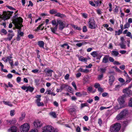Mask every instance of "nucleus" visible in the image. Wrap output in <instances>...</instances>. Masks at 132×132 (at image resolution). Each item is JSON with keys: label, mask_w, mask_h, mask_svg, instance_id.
<instances>
[{"label": "nucleus", "mask_w": 132, "mask_h": 132, "mask_svg": "<svg viewBox=\"0 0 132 132\" xmlns=\"http://www.w3.org/2000/svg\"><path fill=\"white\" fill-rule=\"evenodd\" d=\"M52 23L53 26H58V24H57L56 21L55 20L52 21Z\"/></svg>", "instance_id": "a18cd8bd"}, {"label": "nucleus", "mask_w": 132, "mask_h": 132, "mask_svg": "<svg viewBox=\"0 0 132 132\" xmlns=\"http://www.w3.org/2000/svg\"><path fill=\"white\" fill-rule=\"evenodd\" d=\"M17 131V128L15 126L11 127L8 130L9 132H16Z\"/></svg>", "instance_id": "f3484780"}, {"label": "nucleus", "mask_w": 132, "mask_h": 132, "mask_svg": "<svg viewBox=\"0 0 132 132\" xmlns=\"http://www.w3.org/2000/svg\"><path fill=\"white\" fill-rule=\"evenodd\" d=\"M128 105L130 107H132V98H130L128 102Z\"/></svg>", "instance_id": "de8ad7c7"}, {"label": "nucleus", "mask_w": 132, "mask_h": 132, "mask_svg": "<svg viewBox=\"0 0 132 132\" xmlns=\"http://www.w3.org/2000/svg\"><path fill=\"white\" fill-rule=\"evenodd\" d=\"M125 97L123 96L120 97L119 98L118 101L119 104L121 106H123L125 102Z\"/></svg>", "instance_id": "9b49d317"}, {"label": "nucleus", "mask_w": 132, "mask_h": 132, "mask_svg": "<svg viewBox=\"0 0 132 132\" xmlns=\"http://www.w3.org/2000/svg\"><path fill=\"white\" fill-rule=\"evenodd\" d=\"M118 80L121 83H123L125 80L122 78H120L118 79Z\"/></svg>", "instance_id": "e2e57ef3"}, {"label": "nucleus", "mask_w": 132, "mask_h": 132, "mask_svg": "<svg viewBox=\"0 0 132 132\" xmlns=\"http://www.w3.org/2000/svg\"><path fill=\"white\" fill-rule=\"evenodd\" d=\"M129 123L128 121H125L123 122V127H125L127 126Z\"/></svg>", "instance_id": "09e8293b"}, {"label": "nucleus", "mask_w": 132, "mask_h": 132, "mask_svg": "<svg viewBox=\"0 0 132 132\" xmlns=\"http://www.w3.org/2000/svg\"><path fill=\"white\" fill-rule=\"evenodd\" d=\"M4 104L6 105H7L10 107L12 106V104L9 101H3Z\"/></svg>", "instance_id": "c756f323"}, {"label": "nucleus", "mask_w": 132, "mask_h": 132, "mask_svg": "<svg viewBox=\"0 0 132 132\" xmlns=\"http://www.w3.org/2000/svg\"><path fill=\"white\" fill-rule=\"evenodd\" d=\"M0 34L2 35H6L7 34V32L5 29L3 28L1 29L0 31Z\"/></svg>", "instance_id": "412c9836"}, {"label": "nucleus", "mask_w": 132, "mask_h": 132, "mask_svg": "<svg viewBox=\"0 0 132 132\" xmlns=\"http://www.w3.org/2000/svg\"><path fill=\"white\" fill-rule=\"evenodd\" d=\"M98 123L100 126H101L102 123V121L101 118L98 119Z\"/></svg>", "instance_id": "0e129e2a"}, {"label": "nucleus", "mask_w": 132, "mask_h": 132, "mask_svg": "<svg viewBox=\"0 0 132 132\" xmlns=\"http://www.w3.org/2000/svg\"><path fill=\"white\" fill-rule=\"evenodd\" d=\"M93 101V100L92 99H89L87 101V102L89 104H91Z\"/></svg>", "instance_id": "69168bd1"}, {"label": "nucleus", "mask_w": 132, "mask_h": 132, "mask_svg": "<svg viewBox=\"0 0 132 132\" xmlns=\"http://www.w3.org/2000/svg\"><path fill=\"white\" fill-rule=\"evenodd\" d=\"M24 33L23 32H21L20 31H19L18 32V35H19V36H23Z\"/></svg>", "instance_id": "bf43d9fd"}, {"label": "nucleus", "mask_w": 132, "mask_h": 132, "mask_svg": "<svg viewBox=\"0 0 132 132\" xmlns=\"http://www.w3.org/2000/svg\"><path fill=\"white\" fill-rule=\"evenodd\" d=\"M58 24L59 25V29L60 30H62L65 26L66 23L64 21H63L61 20H57Z\"/></svg>", "instance_id": "1a4fd4ad"}, {"label": "nucleus", "mask_w": 132, "mask_h": 132, "mask_svg": "<svg viewBox=\"0 0 132 132\" xmlns=\"http://www.w3.org/2000/svg\"><path fill=\"white\" fill-rule=\"evenodd\" d=\"M7 37L5 38V40L6 41H10L11 40L13 37L14 36V33L12 30H9L8 31Z\"/></svg>", "instance_id": "6e6552de"}, {"label": "nucleus", "mask_w": 132, "mask_h": 132, "mask_svg": "<svg viewBox=\"0 0 132 132\" xmlns=\"http://www.w3.org/2000/svg\"><path fill=\"white\" fill-rule=\"evenodd\" d=\"M8 123H10V124H14L16 123V121L15 119H12L11 120L8 121H7Z\"/></svg>", "instance_id": "c85d7f7f"}, {"label": "nucleus", "mask_w": 132, "mask_h": 132, "mask_svg": "<svg viewBox=\"0 0 132 132\" xmlns=\"http://www.w3.org/2000/svg\"><path fill=\"white\" fill-rule=\"evenodd\" d=\"M119 7L117 6H116L115 9L113 11L114 12L118 13L119 11Z\"/></svg>", "instance_id": "c03bdc74"}, {"label": "nucleus", "mask_w": 132, "mask_h": 132, "mask_svg": "<svg viewBox=\"0 0 132 132\" xmlns=\"http://www.w3.org/2000/svg\"><path fill=\"white\" fill-rule=\"evenodd\" d=\"M71 26L74 29L76 30H81V28L80 27H76V25L74 24L71 25Z\"/></svg>", "instance_id": "c9c22d12"}, {"label": "nucleus", "mask_w": 132, "mask_h": 132, "mask_svg": "<svg viewBox=\"0 0 132 132\" xmlns=\"http://www.w3.org/2000/svg\"><path fill=\"white\" fill-rule=\"evenodd\" d=\"M123 92L125 94V95L130 96L132 95V91L129 89V88H126L124 89L123 90Z\"/></svg>", "instance_id": "9d476101"}, {"label": "nucleus", "mask_w": 132, "mask_h": 132, "mask_svg": "<svg viewBox=\"0 0 132 132\" xmlns=\"http://www.w3.org/2000/svg\"><path fill=\"white\" fill-rule=\"evenodd\" d=\"M6 7L8 9H9L10 10H15V8L12 7L11 6L7 5L6 6Z\"/></svg>", "instance_id": "864d4df0"}, {"label": "nucleus", "mask_w": 132, "mask_h": 132, "mask_svg": "<svg viewBox=\"0 0 132 132\" xmlns=\"http://www.w3.org/2000/svg\"><path fill=\"white\" fill-rule=\"evenodd\" d=\"M128 113V110L127 109H125L122 111L118 115L116 118V119L117 120H121L122 118L125 117L127 116Z\"/></svg>", "instance_id": "7ed1b4c3"}, {"label": "nucleus", "mask_w": 132, "mask_h": 132, "mask_svg": "<svg viewBox=\"0 0 132 132\" xmlns=\"http://www.w3.org/2000/svg\"><path fill=\"white\" fill-rule=\"evenodd\" d=\"M126 36L130 37L132 39V35H131V34L130 32H128L127 33Z\"/></svg>", "instance_id": "8fccbe9b"}, {"label": "nucleus", "mask_w": 132, "mask_h": 132, "mask_svg": "<svg viewBox=\"0 0 132 132\" xmlns=\"http://www.w3.org/2000/svg\"><path fill=\"white\" fill-rule=\"evenodd\" d=\"M121 85H118L115 86V88H114V90H118L122 86Z\"/></svg>", "instance_id": "f704fd0d"}, {"label": "nucleus", "mask_w": 132, "mask_h": 132, "mask_svg": "<svg viewBox=\"0 0 132 132\" xmlns=\"http://www.w3.org/2000/svg\"><path fill=\"white\" fill-rule=\"evenodd\" d=\"M44 24V23H43L42 24H41L40 25H39V26L37 27L39 29V30H42L44 29V27H42V26Z\"/></svg>", "instance_id": "72a5a7b5"}, {"label": "nucleus", "mask_w": 132, "mask_h": 132, "mask_svg": "<svg viewBox=\"0 0 132 132\" xmlns=\"http://www.w3.org/2000/svg\"><path fill=\"white\" fill-rule=\"evenodd\" d=\"M44 71L47 76L51 77L53 71L52 70L46 68L44 70Z\"/></svg>", "instance_id": "f8f14e48"}, {"label": "nucleus", "mask_w": 132, "mask_h": 132, "mask_svg": "<svg viewBox=\"0 0 132 132\" xmlns=\"http://www.w3.org/2000/svg\"><path fill=\"white\" fill-rule=\"evenodd\" d=\"M49 115L55 118L57 117V115L56 113L54 112L51 111L49 113Z\"/></svg>", "instance_id": "b1692460"}, {"label": "nucleus", "mask_w": 132, "mask_h": 132, "mask_svg": "<svg viewBox=\"0 0 132 132\" xmlns=\"http://www.w3.org/2000/svg\"><path fill=\"white\" fill-rule=\"evenodd\" d=\"M82 16L85 18L86 19L88 18V14L85 13H81Z\"/></svg>", "instance_id": "79ce46f5"}, {"label": "nucleus", "mask_w": 132, "mask_h": 132, "mask_svg": "<svg viewBox=\"0 0 132 132\" xmlns=\"http://www.w3.org/2000/svg\"><path fill=\"white\" fill-rule=\"evenodd\" d=\"M115 80V77L113 76H111L109 77V82L111 86H112Z\"/></svg>", "instance_id": "4468645a"}, {"label": "nucleus", "mask_w": 132, "mask_h": 132, "mask_svg": "<svg viewBox=\"0 0 132 132\" xmlns=\"http://www.w3.org/2000/svg\"><path fill=\"white\" fill-rule=\"evenodd\" d=\"M30 128L29 124L25 123L21 126L20 130L21 132H28Z\"/></svg>", "instance_id": "39448f33"}, {"label": "nucleus", "mask_w": 132, "mask_h": 132, "mask_svg": "<svg viewBox=\"0 0 132 132\" xmlns=\"http://www.w3.org/2000/svg\"><path fill=\"white\" fill-rule=\"evenodd\" d=\"M88 23L89 27L91 29H95L97 26L93 17H91L89 19Z\"/></svg>", "instance_id": "20e7f679"}, {"label": "nucleus", "mask_w": 132, "mask_h": 132, "mask_svg": "<svg viewBox=\"0 0 132 132\" xmlns=\"http://www.w3.org/2000/svg\"><path fill=\"white\" fill-rule=\"evenodd\" d=\"M23 19L20 17L18 18V14H15L13 18V23L18 28H21L23 25Z\"/></svg>", "instance_id": "f257e3e1"}, {"label": "nucleus", "mask_w": 132, "mask_h": 132, "mask_svg": "<svg viewBox=\"0 0 132 132\" xmlns=\"http://www.w3.org/2000/svg\"><path fill=\"white\" fill-rule=\"evenodd\" d=\"M122 31L120 29H119L118 31H115V35H119L122 33Z\"/></svg>", "instance_id": "2f4dec72"}, {"label": "nucleus", "mask_w": 132, "mask_h": 132, "mask_svg": "<svg viewBox=\"0 0 132 132\" xmlns=\"http://www.w3.org/2000/svg\"><path fill=\"white\" fill-rule=\"evenodd\" d=\"M50 12L51 14H55L57 12V11L56 10L54 9H52L50 10Z\"/></svg>", "instance_id": "a19ab883"}, {"label": "nucleus", "mask_w": 132, "mask_h": 132, "mask_svg": "<svg viewBox=\"0 0 132 132\" xmlns=\"http://www.w3.org/2000/svg\"><path fill=\"white\" fill-rule=\"evenodd\" d=\"M119 45L121 48H126V45L123 44V42H121V43Z\"/></svg>", "instance_id": "e433bc0d"}, {"label": "nucleus", "mask_w": 132, "mask_h": 132, "mask_svg": "<svg viewBox=\"0 0 132 132\" xmlns=\"http://www.w3.org/2000/svg\"><path fill=\"white\" fill-rule=\"evenodd\" d=\"M34 125L36 128L40 127L42 126L40 121L39 120H37L35 121L34 123Z\"/></svg>", "instance_id": "ddd939ff"}, {"label": "nucleus", "mask_w": 132, "mask_h": 132, "mask_svg": "<svg viewBox=\"0 0 132 132\" xmlns=\"http://www.w3.org/2000/svg\"><path fill=\"white\" fill-rule=\"evenodd\" d=\"M75 95L79 97H81L82 96V94L80 92H76L75 93Z\"/></svg>", "instance_id": "6e6d98bb"}, {"label": "nucleus", "mask_w": 132, "mask_h": 132, "mask_svg": "<svg viewBox=\"0 0 132 132\" xmlns=\"http://www.w3.org/2000/svg\"><path fill=\"white\" fill-rule=\"evenodd\" d=\"M13 75L9 73L7 75V77L9 79H11L13 77Z\"/></svg>", "instance_id": "338daca9"}, {"label": "nucleus", "mask_w": 132, "mask_h": 132, "mask_svg": "<svg viewBox=\"0 0 132 132\" xmlns=\"http://www.w3.org/2000/svg\"><path fill=\"white\" fill-rule=\"evenodd\" d=\"M42 132H54L53 127L50 125H46L43 128Z\"/></svg>", "instance_id": "0eeeda50"}, {"label": "nucleus", "mask_w": 132, "mask_h": 132, "mask_svg": "<svg viewBox=\"0 0 132 132\" xmlns=\"http://www.w3.org/2000/svg\"><path fill=\"white\" fill-rule=\"evenodd\" d=\"M72 85L74 87L75 90H76L77 89V87L75 82H72Z\"/></svg>", "instance_id": "4d7b16f0"}, {"label": "nucleus", "mask_w": 132, "mask_h": 132, "mask_svg": "<svg viewBox=\"0 0 132 132\" xmlns=\"http://www.w3.org/2000/svg\"><path fill=\"white\" fill-rule=\"evenodd\" d=\"M109 55H105L103 59L102 62L104 63H108L109 61Z\"/></svg>", "instance_id": "2eb2a0df"}, {"label": "nucleus", "mask_w": 132, "mask_h": 132, "mask_svg": "<svg viewBox=\"0 0 132 132\" xmlns=\"http://www.w3.org/2000/svg\"><path fill=\"white\" fill-rule=\"evenodd\" d=\"M34 90V88L33 87H31L29 86H27V90H26V92H27L28 91H29L31 92H32Z\"/></svg>", "instance_id": "393cba45"}, {"label": "nucleus", "mask_w": 132, "mask_h": 132, "mask_svg": "<svg viewBox=\"0 0 132 132\" xmlns=\"http://www.w3.org/2000/svg\"><path fill=\"white\" fill-rule=\"evenodd\" d=\"M110 107H111V106L108 107H105L102 106L100 107V110H102L104 109H109V108H110Z\"/></svg>", "instance_id": "49530a36"}, {"label": "nucleus", "mask_w": 132, "mask_h": 132, "mask_svg": "<svg viewBox=\"0 0 132 132\" xmlns=\"http://www.w3.org/2000/svg\"><path fill=\"white\" fill-rule=\"evenodd\" d=\"M39 70L38 69H35L32 70L31 72L35 73H39Z\"/></svg>", "instance_id": "3c124183"}, {"label": "nucleus", "mask_w": 132, "mask_h": 132, "mask_svg": "<svg viewBox=\"0 0 132 132\" xmlns=\"http://www.w3.org/2000/svg\"><path fill=\"white\" fill-rule=\"evenodd\" d=\"M26 114L24 113H22L21 114V117H20L19 118V120L21 121H22L24 118Z\"/></svg>", "instance_id": "473e14b6"}, {"label": "nucleus", "mask_w": 132, "mask_h": 132, "mask_svg": "<svg viewBox=\"0 0 132 132\" xmlns=\"http://www.w3.org/2000/svg\"><path fill=\"white\" fill-rule=\"evenodd\" d=\"M15 114V111L14 110H11L10 112V115L11 116H13Z\"/></svg>", "instance_id": "052dcab7"}, {"label": "nucleus", "mask_w": 132, "mask_h": 132, "mask_svg": "<svg viewBox=\"0 0 132 132\" xmlns=\"http://www.w3.org/2000/svg\"><path fill=\"white\" fill-rule=\"evenodd\" d=\"M95 5H96V6H100L101 5V4L102 3V2L101 1H100L99 0L95 2Z\"/></svg>", "instance_id": "4c0bfd02"}, {"label": "nucleus", "mask_w": 132, "mask_h": 132, "mask_svg": "<svg viewBox=\"0 0 132 132\" xmlns=\"http://www.w3.org/2000/svg\"><path fill=\"white\" fill-rule=\"evenodd\" d=\"M87 30V27L86 26H84L82 28V31L84 32H86Z\"/></svg>", "instance_id": "603ef678"}, {"label": "nucleus", "mask_w": 132, "mask_h": 132, "mask_svg": "<svg viewBox=\"0 0 132 132\" xmlns=\"http://www.w3.org/2000/svg\"><path fill=\"white\" fill-rule=\"evenodd\" d=\"M106 71V69L105 68H101L100 69V72L102 74L104 73Z\"/></svg>", "instance_id": "37998d69"}, {"label": "nucleus", "mask_w": 132, "mask_h": 132, "mask_svg": "<svg viewBox=\"0 0 132 132\" xmlns=\"http://www.w3.org/2000/svg\"><path fill=\"white\" fill-rule=\"evenodd\" d=\"M109 61L111 62H113L114 61V60L113 58L111 57L110 56H109Z\"/></svg>", "instance_id": "680f3d73"}, {"label": "nucleus", "mask_w": 132, "mask_h": 132, "mask_svg": "<svg viewBox=\"0 0 132 132\" xmlns=\"http://www.w3.org/2000/svg\"><path fill=\"white\" fill-rule=\"evenodd\" d=\"M79 60L82 62H86L87 61V58L84 57L82 56H80L79 58Z\"/></svg>", "instance_id": "4be33fe9"}, {"label": "nucleus", "mask_w": 132, "mask_h": 132, "mask_svg": "<svg viewBox=\"0 0 132 132\" xmlns=\"http://www.w3.org/2000/svg\"><path fill=\"white\" fill-rule=\"evenodd\" d=\"M55 15L56 16L59 17L61 18H64L65 16V15L64 14H61V13L59 12H57L56 13Z\"/></svg>", "instance_id": "a878e982"}, {"label": "nucleus", "mask_w": 132, "mask_h": 132, "mask_svg": "<svg viewBox=\"0 0 132 132\" xmlns=\"http://www.w3.org/2000/svg\"><path fill=\"white\" fill-rule=\"evenodd\" d=\"M38 45L40 47L44 48V43L42 41H39L38 42Z\"/></svg>", "instance_id": "5701e85b"}, {"label": "nucleus", "mask_w": 132, "mask_h": 132, "mask_svg": "<svg viewBox=\"0 0 132 132\" xmlns=\"http://www.w3.org/2000/svg\"><path fill=\"white\" fill-rule=\"evenodd\" d=\"M69 113L71 114H72L74 112L75 113H76V109L74 108H70L69 109Z\"/></svg>", "instance_id": "bb28decb"}, {"label": "nucleus", "mask_w": 132, "mask_h": 132, "mask_svg": "<svg viewBox=\"0 0 132 132\" xmlns=\"http://www.w3.org/2000/svg\"><path fill=\"white\" fill-rule=\"evenodd\" d=\"M29 132H38V130L36 129H32Z\"/></svg>", "instance_id": "774afa93"}, {"label": "nucleus", "mask_w": 132, "mask_h": 132, "mask_svg": "<svg viewBox=\"0 0 132 132\" xmlns=\"http://www.w3.org/2000/svg\"><path fill=\"white\" fill-rule=\"evenodd\" d=\"M111 54L115 57L118 56L119 55V53L118 51H113L111 52Z\"/></svg>", "instance_id": "aec40b11"}, {"label": "nucleus", "mask_w": 132, "mask_h": 132, "mask_svg": "<svg viewBox=\"0 0 132 132\" xmlns=\"http://www.w3.org/2000/svg\"><path fill=\"white\" fill-rule=\"evenodd\" d=\"M89 104L87 103H81L80 104V108L82 109L85 106H88Z\"/></svg>", "instance_id": "cd10ccee"}, {"label": "nucleus", "mask_w": 132, "mask_h": 132, "mask_svg": "<svg viewBox=\"0 0 132 132\" xmlns=\"http://www.w3.org/2000/svg\"><path fill=\"white\" fill-rule=\"evenodd\" d=\"M126 82L128 83L129 82L132 80V79L129 76L126 77Z\"/></svg>", "instance_id": "58836bf2"}, {"label": "nucleus", "mask_w": 132, "mask_h": 132, "mask_svg": "<svg viewBox=\"0 0 132 132\" xmlns=\"http://www.w3.org/2000/svg\"><path fill=\"white\" fill-rule=\"evenodd\" d=\"M100 84L98 83H96L94 85V87L96 88H98L100 86Z\"/></svg>", "instance_id": "13d9d810"}, {"label": "nucleus", "mask_w": 132, "mask_h": 132, "mask_svg": "<svg viewBox=\"0 0 132 132\" xmlns=\"http://www.w3.org/2000/svg\"><path fill=\"white\" fill-rule=\"evenodd\" d=\"M130 26V24L128 23H126L124 26V29H128Z\"/></svg>", "instance_id": "ea45409f"}, {"label": "nucleus", "mask_w": 132, "mask_h": 132, "mask_svg": "<svg viewBox=\"0 0 132 132\" xmlns=\"http://www.w3.org/2000/svg\"><path fill=\"white\" fill-rule=\"evenodd\" d=\"M10 15L7 12H6L3 16V18L4 20H6L8 19H9L10 17Z\"/></svg>", "instance_id": "dca6fc26"}, {"label": "nucleus", "mask_w": 132, "mask_h": 132, "mask_svg": "<svg viewBox=\"0 0 132 132\" xmlns=\"http://www.w3.org/2000/svg\"><path fill=\"white\" fill-rule=\"evenodd\" d=\"M121 125L119 123H116L111 125L110 128L111 132H118L120 130Z\"/></svg>", "instance_id": "f03ea898"}, {"label": "nucleus", "mask_w": 132, "mask_h": 132, "mask_svg": "<svg viewBox=\"0 0 132 132\" xmlns=\"http://www.w3.org/2000/svg\"><path fill=\"white\" fill-rule=\"evenodd\" d=\"M67 46V48L68 49H69V48L70 46L67 43L61 45V46L62 47H64V46Z\"/></svg>", "instance_id": "5fc2aeb1"}, {"label": "nucleus", "mask_w": 132, "mask_h": 132, "mask_svg": "<svg viewBox=\"0 0 132 132\" xmlns=\"http://www.w3.org/2000/svg\"><path fill=\"white\" fill-rule=\"evenodd\" d=\"M91 55L94 57H96L97 59L100 60L103 55L98 51H94L90 54Z\"/></svg>", "instance_id": "423d86ee"}, {"label": "nucleus", "mask_w": 132, "mask_h": 132, "mask_svg": "<svg viewBox=\"0 0 132 132\" xmlns=\"http://www.w3.org/2000/svg\"><path fill=\"white\" fill-rule=\"evenodd\" d=\"M68 86L65 84H63L61 85V86L60 87V88L62 91L63 89L65 88H66Z\"/></svg>", "instance_id": "7c9ffc66"}, {"label": "nucleus", "mask_w": 132, "mask_h": 132, "mask_svg": "<svg viewBox=\"0 0 132 132\" xmlns=\"http://www.w3.org/2000/svg\"><path fill=\"white\" fill-rule=\"evenodd\" d=\"M78 71L87 73L89 72V70L87 69H84L82 68H80L78 70Z\"/></svg>", "instance_id": "6ab92c4d"}, {"label": "nucleus", "mask_w": 132, "mask_h": 132, "mask_svg": "<svg viewBox=\"0 0 132 132\" xmlns=\"http://www.w3.org/2000/svg\"><path fill=\"white\" fill-rule=\"evenodd\" d=\"M57 26H56L54 27H51L50 28V29L52 32L53 33L55 34L56 35H58V34L56 32V31H57Z\"/></svg>", "instance_id": "a211bd4d"}]
</instances>
